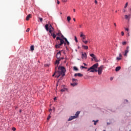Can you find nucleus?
I'll return each mask as SVG.
<instances>
[{"label": "nucleus", "mask_w": 131, "mask_h": 131, "mask_svg": "<svg viewBox=\"0 0 131 131\" xmlns=\"http://www.w3.org/2000/svg\"><path fill=\"white\" fill-rule=\"evenodd\" d=\"M59 71L56 72V74L55 75V77L57 78L62 76V77L65 76V73L66 72V69L64 67H60L58 68Z\"/></svg>", "instance_id": "obj_1"}, {"label": "nucleus", "mask_w": 131, "mask_h": 131, "mask_svg": "<svg viewBox=\"0 0 131 131\" xmlns=\"http://www.w3.org/2000/svg\"><path fill=\"white\" fill-rule=\"evenodd\" d=\"M80 113V112H77L75 114V116H71L69 118V119H68V121H71V120H73V119H75V118H77Z\"/></svg>", "instance_id": "obj_2"}, {"label": "nucleus", "mask_w": 131, "mask_h": 131, "mask_svg": "<svg viewBox=\"0 0 131 131\" xmlns=\"http://www.w3.org/2000/svg\"><path fill=\"white\" fill-rule=\"evenodd\" d=\"M98 74L99 75H101V74H102V71H103V70L104 69V66H101L98 68Z\"/></svg>", "instance_id": "obj_3"}, {"label": "nucleus", "mask_w": 131, "mask_h": 131, "mask_svg": "<svg viewBox=\"0 0 131 131\" xmlns=\"http://www.w3.org/2000/svg\"><path fill=\"white\" fill-rule=\"evenodd\" d=\"M63 43H64V45H66V42H65L64 40H61V42H60V43L55 45L56 49H60V47L61 46H62V45H63Z\"/></svg>", "instance_id": "obj_4"}, {"label": "nucleus", "mask_w": 131, "mask_h": 131, "mask_svg": "<svg viewBox=\"0 0 131 131\" xmlns=\"http://www.w3.org/2000/svg\"><path fill=\"white\" fill-rule=\"evenodd\" d=\"M98 66H99V63H97L94 64L92 67H90L88 70V71H90L91 70H93L94 69H96V68H98Z\"/></svg>", "instance_id": "obj_5"}, {"label": "nucleus", "mask_w": 131, "mask_h": 131, "mask_svg": "<svg viewBox=\"0 0 131 131\" xmlns=\"http://www.w3.org/2000/svg\"><path fill=\"white\" fill-rule=\"evenodd\" d=\"M81 58L83 60H86L88 59V56L86 55V53L82 52Z\"/></svg>", "instance_id": "obj_6"}, {"label": "nucleus", "mask_w": 131, "mask_h": 131, "mask_svg": "<svg viewBox=\"0 0 131 131\" xmlns=\"http://www.w3.org/2000/svg\"><path fill=\"white\" fill-rule=\"evenodd\" d=\"M80 37H82V42L85 40V35H84L83 33H82V32H81Z\"/></svg>", "instance_id": "obj_7"}, {"label": "nucleus", "mask_w": 131, "mask_h": 131, "mask_svg": "<svg viewBox=\"0 0 131 131\" xmlns=\"http://www.w3.org/2000/svg\"><path fill=\"white\" fill-rule=\"evenodd\" d=\"M128 49H129V47L127 46L126 48V50L125 51V53L124 54V56L126 57L127 56V53H128Z\"/></svg>", "instance_id": "obj_8"}, {"label": "nucleus", "mask_w": 131, "mask_h": 131, "mask_svg": "<svg viewBox=\"0 0 131 131\" xmlns=\"http://www.w3.org/2000/svg\"><path fill=\"white\" fill-rule=\"evenodd\" d=\"M74 76H78L79 77H82L83 76V75L81 74V73H76L74 74Z\"/></svg>", "instance_id": "obj_9"}, {"label": "nucleus", "mask_w": 131, "mask_h": 131, "mask_svg": "<svg viewBox=\"0 0 131 131\" xmlns=\"http://www.w3.org/2000/svg\"><path fill=\"white\" fill-rule=\"evenodd\" d=\"M61 57V51H59L57 54H56V58L57 59H60V57Z\"/></svg>", "instance_id": "obj_10"}, {"label": "nucleus", "mask_w": 131, "mask_h": 131, "mask_svg": "<svg viewBox=\"0 0 131 131\" xmlns=\"http://www.w3.org/2000/svg\"><path fill=\"white\" fill-rule=\"evenodd\" d=\"M125 19H126V20H129L130 19V15H125Z\"/></svg>", "instance_id": "obj_11"}, {"label": "nucleus", "mask_w": 131, "mask_h": 131, "mask_svg": "<svg viewBox=\"0 0 131 131\" xmlns=\"http://www.w3.org/2000/svg\"><path fill=\"white\" fill-rule=\"evenodd\" d=\"M82 48H83L84 50H88L89 49V47L88 46L84 45L82 46Z\"/></svg>", "instance_id": "obj_12"}, {"label": "nucleus", "mask_w": 131, "mask_h": 131, "mask_svg": "<svg viewBox=\"0 0 131 131\" xmlns=\"http://www.w3.org/2000/svg\"><path fill=\"white\" fill-rule=\"evenodd\" d=\"M90 57H92V58H93V59H95V58H96V55H95V54H90Z\"/></svg>", "instance_id": "obj_13"}, {"label": "nucleus", "mask_w": 131, "mask_h": 131, "mask_svg": "<svg viewBox=\"0 0 131 131\" xmlns=\"http://www.w3.org/2000/svg\"><path fill=\"white\" fill-rule=\"evenodd\" d=\"M119 57H117V60H118V61L120 60V59H121V57H122V55L120 53L119 54Z\"/></svg>", "instance_id": "obj_14"}, {"label": "nucleus", "mask_w": 131, "mask_h": 131, "mask_svg": "<svg viewBox=\"0 0 131 131\" xmlns=\"http://www.w3.org/2000/svg\"><path fill=\"white\" fill-rule=\"evenodd\" d=\"M120 69H121V67H117L116 68V71L117 72V71H119V70H120Z\"/></svg>", "instance_id": "obj_15"}, {"label": "nucleus", "mask_w": 131, "mask_h": 131, "mask_svg": "<svg viewBox=\"0 0 131 131\" xmlns=\"http://www.w3.org/2000/svg\"><path fill=\"white\" fill-rule=\"evenodd\" d=\"M30 17H31V15L30 14H29L27 15V16L26 17L27 21L29 20V19H30Z\"/></svg>", "instance_id": "obj_16"}, {"label": "nucleus", "mask_w": 131, "mask_h": 131, "mask_svg": "<svg viewBox=\"0 0 131 131\" xmlns=\"http://www.w3.org/2000/svg\"><path fill=\"white\" fill-rule=\"evenodd\" d=\"M45 28H46V30H47V31H49V25L48 24H46L45 25Z\"/></svg>", "instance_id": "obj_17"}, {"label": "nucleus", "mask_w": 131, "mask_h": 131, "mask_svg": "<svg viewBox=\"0 0 131 131\" xmlns=\"http://www.w3.org/2000/svg\"><path fill=\"white\" fill-rule=\"evenodd\" d=\"M90 72H98V70L94 69V70H90Z\"/></svg>", "instance_id": "obj_18"}, {"label": "nucleus", "mask_w": 131, "mask_h": 131, "mask_svg": "<svg viewBox=\"0 0 131 131\" xmlns=\"http://www.w3.org/2000/svg\"><path fill=\"white\" fill-rule=\"evenodd\" d=\"M77 85V83L74 82L73 83H71V85H72V86H75Z\"/></svg>", "instance_id": "obj_19"}, {"label": "nucleus", "mask_w": 131, "mask_h": 131, "mask_svg": "<svg viewBox=\"0 0 131 131\" xmlns=\"http://www.w3.org/2000/svg\"><path fill=\"white\" fill-rule=\"evenodd\" d=\"M56 39H57V40H60V42H61V40H63V39H61V38H60V37H57Z\"/></svg>", "instance_id": "obj_20"}, {"label": "nucleus", "mask_w": 131, "mask_h": 131, "mask_svg": "<svg viewBox=\"0 0 131 131\" xmlns=\"http://www.w3.org/2000/svg\"><path fill=\"white\" fill-rule=\"evenodd\" d=\"M90 41L89 40H85V41H83V42L85 44V45H88V42H89Z\"/></svg>", "instance_id": "obj_21"}, {"label": "nucleus", "mask_w": 131, "mask_h": 131, "mask_svg": "<svg viewBox=\"0 0 131 131\" xmlns=\"http://www.w3.org/2000/svg\"><path fill=\"white\" fill-rule=\"evenodd\" d=\"M51 36H53V38H56V34H55V33H53L51 34Z\"/></svg>", "instance_id": "obj_22"}, {"label": "nucleus", "mask_w": 131, "mask_h": 131, "mask_svg": "<svg viewBox=\"0 0 131 131\" xmlns=\"http://www.w3.org/2000/svg\"><path fill=\"white\" fill-rule=\"evenodd\" d=\"M64 40H65L66 42H67V45H70L69 41H68V40H67V38H64Z\"/></svg>", "instance_id": "obj_23"}, {"label": "nucleus", "mask_w": 131, "mask_h": 131, "mask_svg": "<svg viewBox=\"0 0 131 131\" xmlns=\"http://www.w3.org/2000/svg\"><path fill=\"white\" fill-rule=\"evenodd\" d=\"M71 20V17H70V16H68L67 17V20L68 21V22H70Z\"/></svg>", "instance_id": "obj_24"}, {"label": "nucleus", "mask_w": 131, "mask_h": 131, "mask_svg": "<svg viewBox=\"0 0 131 131\" xmlns=\"http://www.w3.org/2000/svg\"><path fill=\"white\" fill-rule=\"evenodd\" d=\"M31 51H34V46H31L30 47Z\"/></svg>", "instance_id": "obj_25"}, {"label": "nucleus", "mask_w": 131, "mask_h": 131, "mask_svg": "<svg viewBox=\"0 0 131 131\" xmlns=\"http://www.w3.org/2000/svg\"><path fill=\"white\" fill-rule=\"evenodd\" d=\"M49 30H54V28L52 26V25L49 26Z\"/></svg>", "instance_id": "obj_26"}, {"label": "nucleus", "mask_w": 131, "mask_h": 131, "mask_svg": "<svg viewBox=\"0 0 131 131\" xmlns=\"http://www.w3.org/2000/svg\"><path fill=\"white\" fill-rule=\"evenodd\" d=\"M49 32L51 34H52L53 32H54V30H49Z\"/></svg>", "instance_id": "obj_27"}, {"label": "nucleus", "mask_w": 131, "mask_h": 131, "mask_svg": "<svg viewBox=\"0 0 131 131\" xmlns=\"http://www.w3.org/2000/svg\"><path fill=\"white\" fill-rule=\"evenodd\" d=\"M68 0H62L61 2L62 3H64V4H65V3H67Z\"/></svg>", "instance_id": "obj_28"}, {"label": "nucleus", "mask_w": 131, "mask_h": 131, "mask_svg": "<svg viewBox=\"0 0 131 131\" xmlns=\"http://www.w3.org/2000/svg\"><path fill=\"white\" fill-rule=\"evenodd\" d=\"M75 40L76 42H78V40H77V38L76 37V36H75Z\"/></svg>", "instance_id": "obj_29"}, {"label": "nucleus", "mask_w": 131, "mask_h": 131, "mask_svg": "<svg viewBox=\"0 0 131 131\" xmlns=\"http://www.w3.org/2000/svg\"><path fill=\"white\" fill-rule=\"evenodd\" d=\"M122 44L123 45V46H125V45H126V41L122 42Z\"/></svg>", "instance_id": "obj_30"}, {"label": "nucleus", "mask_w": 131, "mask_h": 131, "mask_svg": "<svg viewBox=\"0 0 131 131\" xmlns=\"http://www.w3.org/2000/svg\"><path fill=\"white\" fill-rule=\"evenodd\" d=\"M81 67L82 69H88V68H86L85 67L81 66Z\"/></svg>", "instance_id": "obj_31"}, {"label": "nucleus", "mask_w": 131, "mask_h": 131, "mask_svg": "<svg viewBox=\"0 0 131 131\" xmlns=\"http://www.w3.org/2000/svg\"><path fill=\"white\" fill-rule=\"evenodd\" d=\"M94 60L95 61V62H99V60H98V58H97V57H96Z\"/></svg>", "instance_id": "obj_32"}, {"label": "nucleus", "mask_w": 131, "mask_h": 131, "mask_svg": "<svg viewBox=\"0 0 131 131\" xmlns=\"http://www.w3.org/2000/svg\"><path fill=\"white\" fill-rule=\"evenodd\" d=\"M73 68H74V70H75V71H77V70H78V69H77L76 67H74Z\"/></svg>", "instance_id": "obj_33"}, {"label": "nucleus", "mask_w": 131, "mask_h": 131, "mask_svg": "<svg viewBox=\"0 0 131 131\" xmlns=\"http://www.w3.org/2000/svg\"><path fill=\"white\" fill-rule=\"evenodd\" d=\"M57 35H58V36H60V35H62V34L61 32H59L58 33H57Z\"/></svg>", "instance_id": "obj_34"}, {"label": "nucleus", "mask_w": 131, "mask_h": 131, "mask_svg": "<svg viewBox=\"0 0 131 131\" xmlns=\"http://www.w3.org/2000/svg\"><path fill=\"white\" fill-rule=\"evenodd\" d=\"M77 79H74V78H73L72 79V81H73V82H74V81H77Z\"/></svg>", "instance_id": "obj_35"}, {"label": "nucleus", "mask_w": 131, "mask_h": 131, "mask_svg": "<svg viewBox=\"0 0 131 131\" xmlns=\"http://www.w3.org/2000/svg\"><path fill=\"white\" fill-rule=\"evenodd\" d=\"M61 37L62 38L63 40H65V38H66L65 37H64V36H63V35H61Z\"/></svg>", "instance_id": "obj_36"}, {"label": "nucleus", "mask_w": 131, "mask_h": 131, "mask_svg": "<svg viewBox=\"0 0 131 131\" xmlns=\"http://www.w3.org/2000/svg\"><path fill=\"white\" fill-rule=\"evenodd\" d=\"M60 62H59V60H56V64H57V65H59Z\"/></svg>", "instance_id": "obj_37"}, {"label": "nucleus", "mask_w": 131, "mask_h": 131, "mask_svg": "<svg viewBox=\"0 0 131 131\" xmlns=\"http://www.w3.org/2000/svg\"><path fill=\"white\" fill-rule=\"evenodd\" d=\"M29 30H30V29L28 28V29L26 30V32H29Z\"/></svg>", "instance_id": "obj_38"}, {"label": "nucleus", "mask_w": 131, "mask_h": 131, "mask_svg": "<svg viewBox=\"0 0 131 131\" xmlns=\"http://www.w3.org/2000/svg\"><path fill=\"white\" fill-rule=\"evenodd\" d=\"M57 74V71H55L54 74L52 75V76H55V75H56Z\"/></svg>", "instance_id": "obj_39"}, {"label": "nucleus", "mask_w": 131, "mask_h": 131, "mask_svg": "<svg viewBox=\"0 0 131 131\" xmlns=\"http://www.w3.org/2000/svg\"><path fill=\"white\" fill-rule=\"evenodd\" d=\"M39 19L40 22H42V18H41V17H39Z\"/></svg>", "instance_id": "obj_40"}, {"label": "nucleus", "mask_w": 131, "mask_h": 131, "mask_svg": "<svg viewBox=\"0 0 131 131\" xmlns=\"http://www.w3.org/2000/svg\"><path fill=\"white\" fill-rule=\"evenodd\" d=\"M93 122H94V125H97V123H96V121L93 120Z\"/></svg>", "instance_id": "obj_41"}, {"label": "nucleus", "mask_w": 131, "mask_h": 131, "mask_svg": "<svg viewBox=\"0 0 131 131\" xmlns=\"http://www.w3.org/2000/svg\"><path fill=\"white\" fill-rule=\"evenodd\" d=\"M12 130H13V131H16V128H15V127H12Z\"/></svg>", "instance_id": "obj_42"}, {"label": "nucleus", "mask_w": 131, "mask_h": 131, "mask_svg": "<svg viewBox=\"0 0 131 131\" xmlns=\"http://www.w3.org/2000/svg\"><path fill=\"white\" fill-rule=\"evenodd\" d=\"M49 66H50V65H49V64H45V67H49Z\"/></svg>", "instance_id": "obj_43"}, {"label": "nucleus", "mask_w": 131, "mask_h": 131, "mask_svg": "<svg viewBox=\"0 0 131 131\" xmlns=\"http://www.w3.org/2000/svg\"><path fill=\"white\" fill-rule=\"evenodd\" d=\"M57 5H60V1H59V0L57 1Z\"/></svg>", "instance_id": "obj_44"}, {"label": "nucleus", "mask_w": 131, "mask_h": 131, "mask_svg": "<svg viewBox=\"0 0 131 131\" xmlns=\"http://www.w3.org/2000/svg\"><path fill=\"white\" fill-rule=\"evenodd\" d=\"M95 4L98 5V1H97V0H95Z\"/></svg>", "instance_id": "obj_45"}, {"label": "nucleus", "mask_w": 131, "mask_h": 131, "mask_svg": "<svg viewBox=\"0 0 131 131\" xmlns=\"http://www.w3.org/2000/svg\"><path fill=\"white\" fill-rule=\"evenodd\" d=\"M125 30H126V31H128L129 30L128 28H125Z\"/></svg>", "instance_id": "obj_46"}, {"label": "nucleus", "mask_w": 131, "mask_h": 131, "mask_svg": "<svg viewBox=\"0 0 131 131\" xmlns=\"http://www.w3.org/2000/svg\"><path fill=\"white\" fill-rule=\"evenodd\" d=\"M121 35L123 36L124 35V33L123 32H121Z\"/></svg>", "instance_id": "obj_47"}, {"label": "nucleus", "mask_w": 131, "mask_h": 131, "mask_svg": "<svg viewBox=\"0 0 131 131\" xmlns=\"http://www.w3.org/2000/svg\"><path fill=\"white\" fill-rule=\"evenodd\" d=\"M127 5H128V3H126L125 6H124V8H126V7H127Z\"/></svg>", "instance_id": "obj_48"}, {"label": "nucleus", "mask_w": 131, "mask_h": 131, "mask_svg": "<svg viewBox=\"0 0 131 131\" xmlns=\"http://www.w3.org/2000/svg\"><path fill=\"white\" fill-rule=\"evenodd\" d=\"M50 118H51V116H49V117L47 118L48 120H49V119H50Z\"/></svg>", "instance_id": "obj_49"}, {"label": "nucleus", "mask_w": 131, "mask_h": 131, "mask_svg": "<svg viewBox=\"0 0 131 131\" xmlns=\"http://www.w3.org/2000/svg\"><path fill=\"white\" fill-rule=\"evenodd\" d=\"M61 92H65V89H61Z\"/></svg>", "instance_id": "obj_50"}, {"label": "nucleus", "mask_w": 131, "mask_h": 131, "mask_svg": "<svg viewBox=\"0 0 131 131\" xmlns=\"http://www.w3.org/2000/svg\"><path fill=\"white\" fill-rule=\"evenodd\" d=\"M83 64L84 65V66H88V64H86L85 63H83Z\"/></svg>", "instance_id": "obj_51"}, {"label": "nucleus", "mask_w": 131, "mask_h": 131, "mask_svg": "<svg viewBox=\"0 0 131 131\" xmlns=\"http://www.w3.org/2000/svg\"><path fill=\"white\" fill-rule=\"evenodd\" d=\"M73 20L74 21V22H75V21H76V20L74 18H73Z\"/></svg>", "instance_id": "obj_52"}, {"label": "nucleus", "mask_w": 131, "mask_h": 131, "mask_svg": "<svg viewBox=\"0 0 131 131\" xmlns=\"http://www.w3.org/2000/svg\"><path fill=\"white\" fill-rule=\"evenodd\" d=\"M127 36H129V33H128L127 34Z\"/></svg>", "instance_id": "obj_53"}, {"label": "nucleus", "mask_w": 131, "mask_h": 131, "mask_svg": "<svg viewBox=\"0 0 131 131\" xmlns=\"http://www.w3.org/2000/svg\"><path fill=\"white\" fill-rule=\"evenodd\" d=\"M95 121H96V123L99 122V120H96Z\"/></svg>", "instance_id": "obj_54"}, {"label": "nucleus", "mask_w": 131, "mask_h": 131, "mask_svg": "<svg viewBox=\"0 0 131 131\" xmlns=\"http://www.w3.org/2000/svg\"><path fill=\"white\" fill-rule=\"evenodd\" d=\"M52 109L49 110V112H51Z\"/></svg>", "instance_id": "obj_55"}, {"label": "nucleus", "mask_w": 131, "mask_h": 131, "mask_svg": "<svg viewBox=\"0 0 131 131\" xmlns=\"http://www.w3.org/2000/svg\"><path fill=\"white\" fill-rule=\"evenodd\" d=\"M74 13H75V9H73Z\"/></svg>", "instance_id": "obj_56"}, {"label": "nucleus", "mask_w": 131, "mask_h": 131, "mask_svg": "<svg viewBox=\"0 0 131 131\" xmlns=\"http://www.w3.org/2000/svg\"><path fill=\"white\" fill-rule=\"evenodd\" d=\"M114 26L116 27V23H114Z\"/></svg>", "instance_id": "obj_57"}, {"label": "nucleus", "mask_w": 131, "mask_h": 131, "mask_svg": "<svg viewBox=\"0 0 131 131\" xmlns=\"http://www.w3.org/2000/svg\"><path fill=\"white\" fill-rule=\"evenodd\" d=\"M79 27H80V28H81V25H79Z\"/></svg>", "instance_id": "obj_58"}, {"label": "nucleus", "mask_w": 131, "mask_h": 131, "mask_svg": "<svg viewBox=\"0 0 131 131\" xmlns=\"http://www.w3.org/2000/svg\"><path fill=\"white\" fill-rule=\"evenodd\" d=\"M54 100L56 101V100H57V98L55 97Z\"/></svg>", "instance_id": "obj_59"}, {"label": "nucleus", "mask_w": 131, "mask_h": 131, "mask_svg": "<svg viewBox=\"0 0 131 131\" xmlns=\"http://www.w3.org/2000/svg\"><path fill=\"white\" fill-rule=\"evenodd\" d=\"M19 112H20V113L22 112V110H19Z\"/></svg>", "instance_id": "obj_60"}, {"label": "nucleus", "mask_w": 131, "mask_h": 131, "mask_svg": "<svg viewBox=\"0 0 131 131\" xmlns=\"http://www.w3.org/2000/svg\"><path fill=\"white\" fill-rule=\"evenodd\" d=\"M111 80H113V78H111Z\"/></svg>", "instance_id": "obj_61"}, {"label": "nucleus", "mask_w": 131, "mask_h": 131, "mask_svg": "<svg viewBox=\"0 0 131 131\" xmlns=\"http://www.w3.org/2000/svg\"><path fill=\"white\" fill-rule=\"evenodd\" d=\"M55 69H56V70L57 69V67H55Z\"/></svg>", "instance_id": "obj_62"}, {"label": "nucleus", "mask_w": 131, "mask_h": 131, "mask_svg": "<svg viewBox=\"0 0 131 131\" xmlns=\"http://www.w3.org/2000/svg\"><path fill=\"white\" fill-rule=\"evenodd\" d=\"M92 61H94V59H92Z\"/></svg>", "instance_id": "obj_63"}, {"label": "nucleus", "mask_w": 131, "mask_h": 131, "mask_svg": "<svg viewBox=\"0 0 131 131\" xmlns=\"http://www.w3.org/2000/svg\"><path fill=\"white\" fill-rule=\"evenodd\" d=\"M103 131H106V130H104Z\"/></svg>", "instance_id": "obj_64"}]
</instances>
